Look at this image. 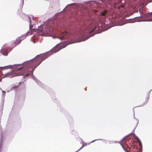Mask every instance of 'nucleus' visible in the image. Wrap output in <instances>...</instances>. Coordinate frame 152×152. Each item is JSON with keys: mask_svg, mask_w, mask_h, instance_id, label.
Segmentation results:
<instances>
[{"mask_svg": "<svg viewBox=\"0 0 152 152\" xmlns=\"http://www.w3.org/2000/svg\"><path fill=\"white\" fill-rule=\"evenodd\" d=\"M42 62V61L39 58V57H36L34 59H33L32 61L28 62V64H29L31 68L32 69V71H33L34 69L38 66Z\"/></svg>", "mask_w": 152, "mask_h": 152, "instance_id": "1", "label": "nucleus"}, {"mask_svg": "<svg viewBox=\"0 0 152 152\" xmlns=\"http://www.w3.org/2000/svg\"><path fill=\"white\" fill-rule=\"evenodd\" d=\"M99 29V28L98 27H95L93 29L91 30H90V29L88 30L87 31V33L88 34H90L93 32H94V33L93 34H89L88 35H86V38H84L83 39V40L84 41L87 40L90 37L93 36L96 33H98L97 32H96V31Z\"/></svg>", "mask_w": 152, "mask_h": 152, "instance_id": "2", "label": "nucleus"}, {"mask_svg": "<svg viewBox=\"0 0 152 152\" xmlns=\"http://www.w3.org/2000/svg\"><path fill=\"white\" fill-rule=\"evenodd\" d=\"M61 49V48H60L59 45H57L51 50V52L54 53L59 51Z\"/></svg>", "mask_w": 152, "mask_h": 152, "instance_id": "3", "label": "nucleus"}, {"mask_svg": "<svg viewBox=\"0 0 152 152\" xmlns=\"http://www.w3.org/2000/svg\"><path fill=\"white\" fill-rule=\"evenodd\" d=\"M37 57H39V58H40V60H41L42 62L43 60L45 59L48 56L46 55L42 54L41 55L37 56Z\"/></svg>", "mask_w": 152, "mask_h": 152, "instance_id": "4", "label": "nucleus"}, {"mask_svg": "<svg viewBox=\"0 0 152 152\" xmlns=\"http://www.w3.org/2000/svg\"><path fill=\"white\" fill-rule=\"evenodd\" d=\"M67 34V32L66 31H64L63 32H62L61 33V36L59 38V39H62L64 38H66V37H65V36Z\"/></svg>", "mask_w": 152, "mask_h": 152, "instance_id": "5", "label": "nucleus"}, {"mask_svg": "<svg viewBox=\"0 0 152 152\" xmlns=\"http://www.w3.org/2000/svg\"><path fill=\"white\" fill-rule=\"evenodd\" d=\"M21 42V40L20 38H18L15 42L14 43L15 44V46L19 44Z\"/></svg>", "mask_w": 152, "mask_h": 152, "instance_id": "6", "label": "nucleus"}, {"mask_svg": "<svg viewBox=\"0 0 152 152\" xmlns=\"http://www.w3.org/2000/svg\"><path fill=\"white\" fill-rule=\"evenodd\" d=\"M145 17L147 18L152 17V12L148 13L145 15ZM150 21H152V18L151 19Z\"/></svg>", "mask_w": 152, "mask_h": 152, "instance_id": "7", "label": "nucleus"}, {"mask_svg": "<svg viewBox=\"0 0 152 152\" xmlns=\"http://www.w3.org/2000/svg\"><path fill=\"white\" fill-rule=\"evenodd\" d=\"M107 10H105L101 13V15L103 16H104L107 13Z\"/></svg>", "mask_w": 152, "mask_h": 152, "instance_id": "8", "label": "nucleus"}, {"mask_svg": "<svg viewBox=\"0 0 152 152\" xmlns=\"http://www.w3.org/2000/svg\"><path fill=\"white\" fill-rule=\"evenodd\" d=\"M19 65H18V67H19ZM23 68H24L23 66H21L20 67H18V68H17L16 69L18 71H20V70L22 69Z\"/></svg>", "mask_w": 152, "mask_h": 152, "instance_id": "9", "label": "nucleus"}, {"mask_svg": "<svg viewBox=\"0 0 152 152\" xmlns=\"http://www.w3.org/2000/svg\"><path fill=\"white\" fill-rule=\"evenodd\" d=\"M139 145L140 146V150H141V151H142V143L141 142H140L139 143Z\"/></svg>", "mask_w": 152, "mask_h": 152, "instance_id": "10", "label": "nucleus"}, {"mask_svg": "<svg viewBox=\"0 0 152 152\" xmlns=\"http://www.w3.org/2000/svg\"><path fill=\"white\" fill-rule=\"evenodd\" d=\"M124 4H122L119 6L118 8L119 9H120L121 8H123V9L124 8Z\"/></svg>", "mask_w": 152, "mask_h": 152, "instance_id": "11", "label": "nucleus"}, {"mask_svg": "<svg viewBox=\"0 0 152 152\" xmlns=\"http://www.w3.org/2000/svg\"><path fill=\"white\" fill-rule=\"evenodd\" d=\"M20 83L17 86H14L13 88H12V89H16L18 87V86H19V85H20Z\"/></svg>", "mask_w": 152, "mask_h": 152, "instance_id": "12", "label": "nucleus"}, {"mask_svg": "<svg viewBox=\"0 0 152 152\" xmlns=\"http://www.w3.org/2000/svg\"><path fill=\"white\" fill-rule=\"evenodd\" d=\"M136 139L137 141L138 142V143H139L140 142H141L139 138H137Z\"/></svg>", "mask_w": 152, "mask_h": 152, "instance_id": "13", "label": "nucleus"}, {"mask_svg": "<svg viewBox=\"0 0 152 152\" xmlns=\"http://www.w3.org/2000/svg\"><path fill=\"white\" fill-rule=\"evenodd\" d=\"M122 147L124 149V150L126 152H129L128 151V150H126L125 149V148L124 147L123 145H122Z\"/></svg>", "mask_w": 152, "mask_h": 152, "instance_id": "14", "label": "nucleus"}, {"mask_svg": "<svg viewBox=\"0 0 152 152\" xmlns=\"http://www.w3.org/2000/svg\"><path fill=\"white\" fill-rule=\"evenodd\" d=\"M29 74H28V73H26L25 75L26 76H27V77L28 76H29Z\"/></svg>", "mask_w": 152, "mask_h": 152, "instance_id": "15", "label": "nucleus"}, {"mask_svg": "<svg viewBox=\"0 0 152 152\" xmlns=\"http://www.w3.org/2000/svg\"><path fill=\"white\" fill-rule=\"evenodd\" d=\"M146 99H147V100L148 101V100H149V97H147V98H146Z\"/></svg>", "mask_w": 152, "mask_h": 152, "instance_id": "16", "label": "nucleus"}, {"mask_svg": "<svg viewBox=\"0 0 152 152\" xmlns=\"http://www.w3.org/2000/svg\"><path fill=\"white\" fill-rule=\"evenodd\" d=\"M83 147H84V145H83V146L82 147H81V148L80 149H81V148H83Z\"/></svg>", "mask_w": 152, "mask_h": 152, "instance_id": "17", "label": "nucleus"}, {"mask_svg": "<svg viewBox=\"0 0 152 152\" xmlns=\"http://www.w3.org/2000/svg\"><path fill=\"white\" fill-rule=\"evenodd\" d=\"M82 36H83V37H85V35H83Z\"/></svg>", "mask_w": 152, "mask_h": 152, "instance_id": "18", "label": "nucleus"}, {"mask_svg": "<svg viewBox=\"0 0 152 152\" xmlns=\"http://www.w3.org/2000/svg\"><path fill=\"white\" fill-rule=\"evenodd\" d=\"M29 20H30V22H31V19H29ZM30 23H31V22H30Z\"/></svg>", "mask_w": 152, "mask_h": 152, "instance_id": "19", "label": "nucleus"}, {"mask_svg": "<svg viewBox=\"0 0 152 152\" xmlns=\"http://www.w3.org/2000/svg\"><path fill=\"white\" fill-rule=\"evenodd\" d=\"M10 66V67H12L11 66Z\"/></svg>", "mask_w": 152, "mask_h": 152, "instance_id": "20", "label": "nucleus"}, {"mask_svg": "<svg viewBox=\"0 0 152 152\" xmlns=\"http://www.w3.org/2000/svg\"><path fill=\"white\" fill-rule=\"evenodd\" d=\"M94 140H93V141L92 142H94Z\"/></svg>", "mask_w": 152, "mask_h": 152, "instance_id": "21", "label": "nucleus"}, {"mask_svg": "<svg viewBox=\"0 0 152 152\" xmlns=\"http://www.w3.org/2000/svg\"><path fill=\"white\" fill-rule=\"evenodd\" d=\"M21 74H20V75H21Z\"/></svg>", "mask_w": 152, "mask_h": 152, "instance_id": "22", "label": "nucleus"}, {"mask_svg": "<svg viewBox=\"0 0 152 152\" xmlns=\"http://www.w3.org/2000/svg\"><path fill=\"white\" fill-rule=\"evenodd\" d=\"M140 152H142L141 151Z\"/></svg>", "mask_w": 152, "mask_h": 152, "instance_id": "23", "label": "nucleus"}]
</instances>
